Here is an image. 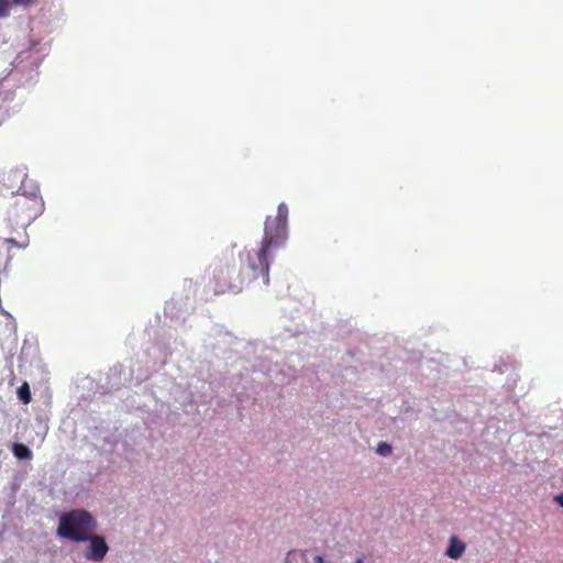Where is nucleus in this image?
<instances>
[{
  "label": "nucleus",
  "instance_id": "obj_13",
  "mask_svg": "<svg viewBox=\"0 0 563 563\" xmlns=\"http://www.w3.org/2000/svg\"><path fill=\"white\" fill-rule=\"evenodd\" d=\"M313 560L314 563H324V559L321 555H316Z\"/></svg>",
  "mask_w": 563,
  "mask_h": 563
},
{
  "label": "nucleus",
  "instance_id": "obj_15",
  "mask_svg": "<svg viewBox=\"0 0 563 563\" xmlns=\"http://www.w3.org/2000/svg\"><path fill=\"white\" fill-rule=\"evenodd\" d=\"M354 563H363L362 559H358L357 561H355Z\"/></svg>",
  "mask_w": 563,
  "mask_h": 563
},
{
  "label": "nucleus",
  "instance_id": "obj_12",
  "mask_svg": "<svg viewBox=\"0 0 563 563\" xmlns=\"http://www.w3.org/2000/svg\"><path fill=\"white\" fill-rule=\"evenodd\" d=\"M555 501L563 507V493L555 497Z\"/></svg>",
  "mask_w": 563,
  "mask_h": 563
},
{
  "label": "nucleus",
  "instance_id": "obj_8",
  "mask_svg": "<svg viewBox=\"0 0 563 563\" xmlns=\"http://www.w3.org/2000/svg\"><path fill=\"white\" fill-rule=\"evenodd\" d=\"M18 397L19 399L24 404V405H27L31 402L32 400V396H31V390H30V386L27 383H23L19 388H18Z\"/></svg>",
  "mask_w": 563,
  "mask_h": 563
},
{
  "label": "nucleus",
  "instance_id": "obj_14",
  "mask_svg": "<svg viewBox=\"0 0 563 563\" xmlns=\"http://www.w3.org/2000/svg\"><path fill=\"white\" fill-rule=\"evenodd\" d=\"M297 552L295 550H291L287 553V559H290L292 555H295Z\"/></svg>",
  "mask_w": 563,
  "mask_h": 563
},
{
  "label": "nucleus",
  "instance_id": "obj_3",
  "mask_svg": "<svg viewBox=\"0 0 563 563\" xmlns=\"http://www.w3.org/2000/svg\"><path fill=\"white\" fill-rule=\"evenodd\" d=\"M97 528V519L89 511L73 509L59 516L56 534L62 539L80 543L86 542Z\"/></svg>",
  "mask_w": 563,
  "mask_h": 563
},
{
  "label": "nucleus",
  "instance_id": "obj_2",
  "mask_svg": "<svg viewBox=\"0 0 563 563\" xmlns=\"http://www.w3.org/2000/svg\"><path fill=\"white\" fill-rule=\"evenodd\" d=\"M43 203L37 196L18 195L9 209V219L23 229L24 238L18 241L14 238L3 239V243L11 247L25 249L29 245L26 227L42 212Z\"/></svg>",
  "mask_w": 563,
  "mask_h": 563
},
{
  "label": "nucleus",
  "instance_id": "obj_7",
  "mask_svg": "<svg viewBox=\"0 0 563 563\" xmlns=\"http://www.w3.org/2000/svg\"><path fill=\"white\" fill-rule=\"evenodd\" d=\"M11 451L18 460H31L33 456L32 451L22 443H12Z\"/></svg>",
  "mask_w": 563,
  "mask_h": 563
},
{
  "label": "nucleus",
  "instance_id": "obj_5",
  "mask_svg": "<svg viewBox=\"0 0 563 563\" xmlns=\"http://www.w3.org/2000/svg\"><path fill=\"white\" fill-rule=\"evenodd\" d=\"M87 541L89 544L84 551V558L89 561L101 562L109 551L106 539L102 536L92 532L89 534Z\"/></svg>",
  "mask_w": 563,
  "mask_h": 563
},
{
  "label": "nucleus",
  "instance_id": "obj_9",
  "mask_svg": "<svg viewBox=\"0 0 563 563\" xmlns=\"http://www.w3.org/2000/svg\"><path fill=\"white\" fill-rule=\"evenodd\" d=\"M12 5L10 0H0V18L8 16Z\"/></svg>",
  "mask_w": 563,
  "mask_h": 563
},
{
  "label": "nucleus",
  "instance_id": "obj_11",
  "mask_svg": "<svg viewBox=\"0 0 563 563\" xmlns=\"http://www.w3.org/2000/svg\"><path fill=\"white\" fill-rule=\"evenodd\" d=\"M13 5L29 7L35 3L36 0H10Z\"/></svg>",
  "mask_w": 563,
  "mask_h": 563
},
{
  "label": "nucleus",
  "instance_id": "obj_6",
  "mask_svg": "<svg viewBox=\"0 0 563 563\" xmlns=\"http://www.w3.org/2000/svg\"><path fill=\"white\" fill-rule=\"evenodd\" d=\"M466 544L459 540L455 536L450 539V544L445 551V554L453 560L460 559L465 552Z\"/></svg>",
  "mask_w": 563,
  "mask_h": 563
},
{
  "label": "nucleus",
  "instance_id": "obj_10",
  "mask_svg": "<svg viewBox=\"0 0 563 563\" xmlns=\"http://www.w3.org/2000/svg\"><path fill=\"white\" fill-rule=\"evenodd\" d=\"M376 451L380 455H389L391 453V445L388 444L387 442H379Z\"/></svg>",
  "mask_w": 563,
  "mask_h": 563
},
{
  "label": "nucleus",
  "instance_id": "obj_1",
  "mask_svg": "<svg viewBox=\"0 0 563 563\" xmlns=\"http://www.w3.org/2000/svg\"><path fill=\"white\" fill-rule=\"evenodd\" d=\"M287 219L288 208L286 203L282 202L277 207L276 216L266 218L260 247L257 250H244L240 253L239 273L244 283L262 278L264 284L268 285V256L285 245L288 239Z\"/></svg>",
  "mask_w": 563,
  "mask_h": 563
},
{
  "label": "nucleus",
  "instance_id": "obj_4",
  "mask_svg": "<svg viewBox=\"0 0 563 563\" xmlns=\"http://www.w3.org/2000/svg\"><path fill=\"white\" fill-rule=\"evenodd\" d=\"M210 285L214 294L221 295L241 291L244 282L240 273L235 274L234 267H230L227 263L219 261L213 268Z\"/></svg>",
  "mask_w": 563,
  "mask_h": 563
}]
</instances>
